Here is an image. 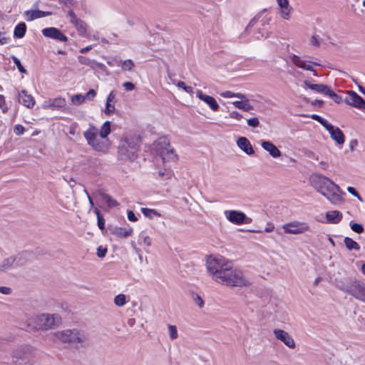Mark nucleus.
Here are the masks:
<instances>
[{"instance_id": "nucleus-1", "label": "nucleus", "mask_w": 365, "mask_h": 365, "mask_svg": "<svg viewBox=\"0 0 365 365\" xmlns=\"http://www.w3.org/2000/svg\"><path fill=\"white\" fill-rule=\"evenodd\" d=\"M206 269L212 279L217 283L231 287L250 284L243 273L232 267V262L222 256H210L207 259Z\"/></svg>"}, {"instance_id": "nucleus-2", "label": "nucleus", "mask_w": 365, "mask_h": 365, "mask_svg": "<svg viewBox=\"0 0 365 365\" xmlns=\"http://www.w3.org/2000/svg\"><path fill=\"white\" fill-rule=\"evenodd\" d=\"M312 187L323 195L330 203L338 205L344 201L345 193L338 185L329 178L318 173L313 174L309 178Z\"/></svg>"}, {"instance_id": "nucleus-3", "label": "nucleus", "mask_w": 365, "mask_h": 365, "mask_svg": "<svg viewBox=\"0 0 365 365\" xmlns=\"http://www.w3.org/2000/svg\"><path fill=\"white\" fill-rule=\"evenodd\" d=\"M111 132L110 122L106 121L98 129L92 123L83 133L88 145L96 152L107 153L110 148V141L108 135Z\"/></svg>"}, {"instance_id": "nucleus-4", "label": "nucleus", "mask_w": 365, "mask_h": 365, "mask_svg": "<svg viewBox=\"0 0 365 365\" xmlns=\"http://www.w3.org/2000/svg\"><path fill=\"white\" fill-rule=\"evenodd\" d=\"M52 340L55 342L69 344L76 349L84 347L88 344L87 334L77 329L55 331L52 334Z\"/></svg>"}, {"instance_id": "nucleus-5", "label": "nucleus", "mask_w": 365, "mask_h": 365, "mask_svg": "<svg viewBox=\"0 0 365 365\" xmlns=\"http://www.w3.org/2000/svg\"><path fill=\"white\" fill-rule=\"evenodd\" d=\"M139 137L133 134L124 135L119 143L118 158L122 160L135 159L139 150Z\"/></svg>"}, {"instance_id": "nucleus-6", "label": "nucleus", "mask_w": 365, "mask_h": 365, "mask_svg": "<svg viewBox=\"0 0 365 365\" xmlns=\"http://www.w3.org/2000/svg\"><path fill=\"white\" fill-rule=\"evenodd\" d=\"M31 320L36 324L34 329L48 330L57 327L61 323V318L56 314H42L36 315Z\"/></svg>"}, {"instance_id": "nucleus-7", "label": "nucleus", "mask_w": 365, "mask_h": 365, "mask_svg": "<svg viewBox=\"0 0 365 365\" xmlns=\"http://www.w3.org/2000/svg\"><path fill=\"white\" fill-rule=\"evenodd\" d=\"M154 146L158 154L161 156L163 161L175 160L177 159V155L166 138H160L155 143Z\"/></svg>"}, {"instance_id": "nucleus-8", "label": "nucleus", "mask_w": 365, "mask_h": 365, "mask_svg": "<svg viewBox=\"0 0 365 365\" xmlns=\"http://www.w3.org/2000/svg\"><path fill=\"white\" fill-rule=\"evenodd\" d=\"M282 227L285 234L294 235H302L310 230L309 223L298 220L287 222L284 224Z\"/></svg>"}, {"instance_id": "nucleus-9", "label": "nucleus", "mask_w": 365, "mask_h": 365, "mask_svg": "<svg viewBox=\"0 0 365 365\" xmlns=\"http://www.w3.org/2000/svg\"><path fill=\"white\" fill-rule=\"evenodd\" d=\"M341 289L356 299L365 303V283L357 280L351 281Z\"/></svg>"}, {"instance_id": "nucleus-10", "label": "nucleus", "mask_w": 365, "mask_h": 365, "mask_svg": "<svg viewBox=\"0 0 365 365\" xmlns=\"http://www.w3.org/2000/svg\"><path fill=\"white\" fill-rule=\"evenodd\" d=\"M224 215L227 220L235 225H239L251 222L250 218L247 217L244 212L239 210H225Z\"/></svg>"}, {"instance_id": "nucleus-11", "label": "nucleus", "mask_w": 365, "mask_h": 365, "mask_svg": "<svg viewBox=\"0 0 365 365\" xmlns=\"http://www.w3.org/2000/svg\"><path fill=\"white\" fill-rule=\"evenodd\" d=\"M344 102L352 107L365 110V101L355 91H347Z\"/></svg>"}, {"instance_id": "nucleus-12", "label": "nucleus", "mask_w": 365, "mask_h": 365, "mask_svg": "<svg viewBox=\"0 0 365 365\" xmlns=\"http://www.w3.org/2000/svg\"><path fill=\"white\" fill-rule=\"evenodd\" d=\"M68 16L70 17V22L74 25L78 34L82 36L88 37V34H87V24L82 19L78 18L73 11H69Z\"/></svg>"}, {"instance_id": "nucleus-13", "label": "nucleus", "mask_w": 365, "mask_h": 365, "mask_svg": "<svg viewBox=\"0 0 365 365\" xmlns=\"http://www.w3.org/2000/svg\"><path fill=\"white\" fill-rule=\"evenodd\" d=\"M273 333L275 338L282 341L287 347L289 349L295 348V341L288 332L280 329H275Z\"/></svg>"}, {"instance_id": "nucleus-14", "label": "nucleus", "mask_w": 365, "mask_h": 365, "mask_svg": "<svg viewBox=\"0 0 365 365\" xmlns=\"http://www.w3.org/2000/svg\"><path fill=\"white\" fill-rule=\"evenodd\" d=\"M44 36L52 39L58 40L61 42H66L68 38L58 29L55 27L45 28L42 30Z\"/></svg>"}, {"instance_id": "nucleus-15", "label": "nucleus", "mask_w": 365, "mask_h": 365, "mask_svg": "<svg viewBox=\"0 0 365 365\" xmlns=\"http://www.w3.org/2000/svg\"><path fill=\"white\" fill-rule=\"evenodd\" d=\"M197 97L203 101L208 107L214 112L217 111L219 109V105L217 101L212 96L205 94L201 90L196 91Z\"/></svg>"}, {"instance_id": "nucleus-16", "label": "nucleus", "mask_w": 365, "mask_h": 365, "mask_svg": "<svg viewBox=\"0 0 365 365\" xmlns=\"http://www.w3.org/2000/svg\"><path fill=\"white\" fill-rule=\"evenodd\" d=\"M327 130L329 131L331 138L339 145H342L344 143V135L342 131L338 128L334 127L331 124L327 125Z\"/></svg>"}, {"instance_id": "nucleus-17", "label": "nucleus", "mask_w": 365, "mask_h": 365, "mask_svg": "<svg viewBox=\"0 0 365 365\" xmlns=\"http://www.w3.org/2000/svg\"><path fill=\"white\" fill-rule=\"evenodd\" d=\"M277 3L279 7V15L285 20H289L292 8L289 4V0H277Z\"/></svg>"}, {"instance_id": "nucleus-18", "label": "nucleus", "mask_w": 365, "mask_h": 365, "mask_svg": "<svg viewBox=\"0 0 365 365\" xmlns=\"http://www.w3.org/2000/svg\"><path fill=\"white\" fill-rule=\"evenodd\" d=\"M302 83V87L304 89L309 88L318 93L326 95L327 92L329 91V87L324 84L312 83L309 80H304Z\"/></svg>"}, {"instance_id": "nucleus-19", "label": "nucleus", "mask_w": 365, "mask_h": 365, "mask_svg": "<svg viewBox=\"0 0 365 365\" xmlns=\"http://www.w3.org/2000/svg\"><path fill=\"white\" fill-rule=\"evenodd\" d=\"M260 145H261L262 148L264 150H265L267 152H268L269 154L272 158H277L280 157V155H281L280 150L272 142L266 141V140H261Z\"/></svg>"}, {"instance_id": "nucleus-20", "label": "nucleus", "mask_w": 365, "mask_h": 365, "mask_svg": "<svg viewBox=\"0 0 365 365\" xmlns=\"http://www.w3.org/2000/svg\"><path fill=\"white\" fill-rule=\"evenodd\" d=\"M51 11H42L40 10H29L24 12V16L26 21H31L36 19H40L46 16H51Z\"/></svg>"}, {"instance_id": "nucleus-21", "label": "nucleus", "mask_w": 365, "mask_h": 365, "mask_svg": "<svg viewBox=\"0 0 365 365\" xmlns=\"http://www.w3.org/2000/svg\"><path fill=\"white\" fill-rule=\"evenodd\" d=\"M19 101L24 106L29 108H33L35 105V100L34 97L31 95L28 94L25 90H22L19 93Z\"/></svg>"}, {"instance_id": "nucleus-22", "label": "nucleus", "mask_w": 365, "mask_h": 365, "mask_svg": "<svg viewBox=\"0 0 365 365\" xmlns=\"http://www.w3.org/2000/svg\"><path fill=\"white\" fill-rule=\"evenodd\" d=\"M14 257L16 266L20 267L31 261L34 258V255L31 252L23 251L14 255Z\"/></svg>"}, {"instance_id": "nucleus-23", "label": "nucleus", "mask_w": 365, "mask_h": 365, "mask_svg": "<svg viewBox=\"0 0 365 365\" xmlns=\"http://www.w3.org/2000/svg\"><path fill=\"white\" fill-rule=\"evenodd\" d=\"M325 215L327 222L330 224H338L343 218L342 213L339 210L327 211Z\"/></svg>"}, {"instance_id": "nucleus-24", "label": "nucleus", "mask_w": 365, "mask_h": 365, "mask_svg": "<svg viewBox=\"0 0 365 365\" xmlns=\"http://www.w3.org/2000/svg\"><path fill=\"white\" fill-rule=\"evenodd\" d=\"M237 146L247 155H252L255 151L250 142L245 137H240L237 141Z\"/></svg>"}, {"instance_id": "nucleus-25", "label": "nucleus", "mask_w": 365, "mask_h": 365, "mask_svg": "<svg viewBox=\"0 0 365 365\" xmlns=\"http://www.w3.org/2000/svg\"><path fill=\"white\" fill-rule=\"evenodd\" d=\"M16 259L14 255L4 258L0 262V272H5L16 267Z\"/></svg>"}, {"instance_id": "nucleus-26", "label": "nucleus", "mask_w": 365, "mask_h": 365, "mask_svg": "<svg viewBox=\"0 0 365 365\" xmlns=\"http://www.w3.org/2000/svg\"><path fill=\"white\" fill-rule=\"evenodd\" d=\"M78 60L81 64L88 66L91 68H101L102 66H103L102 63H98L93 59H91L83 56H79L78 57Z\"/></svg>"}, {"instance_id": "nucleus-27", "label": "nucleus", "mask_w": 365, "mask_h": 365, "mask_svg": "<svg viewBox=\"0 0 365 365\" xmlns=\"http://www.w3.org/2000/svg\"><path fill=\"white\" fill-rule=\"evenodd\" d=\"M232 103L235 108L244 111H250L253 109V106L250 104L247 98L245 99H240V101H233Z\"/></svg>"}, {"instance_id": "nucleus-28", "label": "nucleus", "mask_w": 365, "mask_h": 365, "mask_svg": "<svg viewBox=\"0 0 365 365\" xmlns=\"http://www.w3.org/2000/svg\"><path fill=\"white\" fill-rule=\"evenodd\" d=\"M344 243L349 251H359L360 250V245L358 244V242L354 241L351 237H345L344 239Z\"/></svg>"}, {"instance_id": "nucleus-29", "label": "nucleus", "mask_w": 365, "mask_h": 365, "mask_svg": "<svg viewBox=\"0 0 365 365\" xmlns=\"http://www.w3.org/2000/svg\"><path fill=\"white\" fill-rule=\"evenodd\" d=\"M26 31V24L24 22H21L16 26L14 31V35L15 37L21 38L24 36Z\"/></svg>"}, {"instance_id": "nucleus-30", "label": "nucleus", "mask_w": 365, "mask_h": 365, "mask_svg": "<svg viewBox=\"0 0 365 365\" xmlns=\"http://www.w3.org/2000/svg\"><path fill=\"white\" fill-rule=\"evenodd\" d=\"M100 195L102 197V200L108 205V207H116L118 205V202L109 195L105 192H101Z\"/></svg>"}, {"instance_id": "nucleus-31", "label": "nucleus", "mask_w": 365, "mask_h": 365, "mask_svg": "<svg viewBox=\"0 0 365 365\" xmlns=\"http://www.w3.org/2000/svg\"><path fill=\"white\" fill-rule=\"evenodd\" d=\"M142 213L149 219H153L154 217H159L161 215L154 209H150L147 207H143L141 209Z\"/></svg>"}, {"instance_id": "nucleus-32", "label": "nucleus", "mask_w": 365, "mask_h": 365, "mask_svg": "<svg viewBox=\"0 0 365 365\" xmlns=\"http://www.w3.org/2000/svg\"><path fill=\"white\" fill-rule=\"evenodd\" d=\"M220 96H222L223 98H237L239 99H245L246 98V96L245 94L241 93H234L230 91H226L222 92L220 93Z\"/></svg>"}, {"instance_id": "nucleus-33", "label": "nucleus", "mask_w": 365, "mask_h": 365, "mask_svg": "<svg viewBox=\"0 0 365 365\" xmlns=\"http://www.w3.org/2000/svg\"><path fill=\"white\" fill-rule=\"evenodd\" d=\"M53 109H65L66 107V101L64 98L57 97L53 98Z\"/></svg>"}, {"instance_id": "nucleus-34", "label": "nucleus", "mask_w": 365, "mask_h": 365, "mask_svg": "<svg viewBox=\"0 0 365 365\" xmlns=\"http://www.w3.org/2000/svg\"><path fill=\"white\" fill-rule=\"evenodd\" d=\"M117 65L120 66L123 71H132V69L135 66L133 61L130 59L119 61L117 63Z\"/></svg>"}, {"instance_id": "nucleus-35", "label": "nucleus", "mask_w": 365, "mask_h": 365, "mask_svg": "<svg viewBox=\"0 0 365 365\" xmlns=\"http://www.w3.org/2000/svg\"><path fill=\"white\" fill-rule=\"evenodd\" d=\"M290 60L293 64L302 69H304V66L307 61L297 55H292L290 56Z\"/></svg>"}, {"instance_id": "nucleus-36", "label": "nucleus", "mask_w": 365, "mask_h": 365, "mask_svg": "<svg viewBox=\"0 0 365 365\" xmlns=\"http://www.w3.org/2000/svg\"><path fill=\"white\" fill-rule=\"evenodd\" d=\"M114 303L118 307H123L127 303V297L123 294H119L114 298Z\"/></svg>"}, {"instance_id": "nucleus-37", "label": "nucleus", "mask_w": 365, "mask_h": 365, "mask_svg": "<svg viewBox=\"0 0 365 365\" xmlns=\"http://www.w3.org/2000/svg\"><path fill=\"white\" fill-rule=\"evenodd\" d=\"M349 226L351 230L357 234H361L364 231V228L361 224L356 223L353 220L349 222Z\"/></svg>"}, {"instance_id": "nucleus-38", "label": "nucleus", "mask_w": 365, "mask_h": 365, "mask_svg": "<svg viewBox=\"0 0 365 365\" xmlns=\"http://www.w3.org/2000/svg\"><path fill=\"white\" fill-rule=\"evenodd\" d=\"M168 334L171 340L176 339L178 337V329L175 325L169 324L168 326Z\"/></svg>"}, {"instance_id": "nucleus-39", "label": "nucleus", "mask_w": 365, "mask_h": 365, "mask_svg": "<svg viewBox=\"0 0 365 365\" xmlns=\"http://www.w3.org/2000/svg\"><path fill=\"white\" fill-rule=\"evenodd\" d=\"M85 100H86V96H84L82 94L74 95L71 98V103L73 104L77 105V106L82 104Z\"/></svg>"}, {"instance_id": "nucleus-40", "label": "nucleus", "mask_w": 365, "mask_h": 365, "mask_svg": "<svg viewBox=\"0 0 365 365\" xmlns=\"http://www.w3.org/2000/svg\"><path fill=\"white\" fill-rule=\"evenodd\" d=\"M115 111V103L106 102L104 113L107 115H110L114 113Z\"/></svg>"}, {"instance_id": "nucleus-41", "label": "nucleus", "mask_w": 365, "mask_h": 365, "mask_svg": "<svg viewBox=\"0 0 365 365\" xmlns=\"http://www.w3.org/2000/svg\"><path fill=\"white\" fill-rule=\"evenodd\" d=\"M94 212L97 215L98 226L101 230H103L105 227V220L103 216L100 214L99 210L97 208L94 209Z\"/></svg>"}, {"instance_id": "nucleus-42", "label": "nucleus", "mask_w": 365, "mask_h": 365, "mask_svg": "<svg viewBox=\"0 0 365 365\" xmlns=\"http://www.w3.org/2000/svg\"><path fill=\"white\" fill-rule=\"evenodd\" d=\"M313 65H319V64L312 62V61H307L305 63V65L304 66V70L312 71L314 76H318V73H317V71L313 68Z\"/></svg>"}, {"instance_id": "nucleus-43", "label": "nucleus", "mask_w": 365, "mask_h": 365, "mask_svg": "<svg viewBox=\"0 0 365 365\" xmlns=\"http://www.w3.org/2000/svg\"><path fill=\"white\" fill-rule=\"evenodd\" d=\"M176 86L178 88L183 89L186 93H187L189 94L193 93L192 88L191 86H186L185 83L183 81H178L176 83Z\"/></svg>"}, {"instance_id": "nucleus-44", "label": "nucleus", "mask_w": 365, "mask_h": 365, "mask_svg": "<svg viewBox=\"0 0 365 365\" xmlns=\"http://www.w3.org/2000/svg\"><path fill=\"white\" fill-rule=\"evenodd\" d=\"M325 96H329L334 102L339 103L341 101V98L335 93L333 91L329 88V91L327 92Z\"/></svg>"}, {"instance_id": "nucleus-45", "label": "nucleus", "mask_w": 365, "mask_h": 365, "mask_svg": "<svg viewBox=\"0 0 365 365\" xmlns=\"http://www.w3.org/2000/svg\"><path fill=\"white\" fill-rule=\"evenodd\" d=\"M11 58H12V60H13V61H14V64L17 66L18 70H19L21 73H26V69L22 66V65H21V63L20 60H19L17 57H16V56H13L11 57Z\"/></svg>"}, {"instance_id": "nucleus-46", "label": "nucleus", "mask_w": 365, "mask_h": 365, "mask_svg": "<svg viewBox=\"0 0 365 365\" xmlns=\"http://www.w3.org/2000/svg\"><path fill=\"white\" fill-rule=\"evenodd\" d=\"M116 233L119 236L125 237L130 236L131 235L132 230L131 229L123 230V229L120 228L116 230Z\"/></svg>"}, {"instance_id": "nucleus-47", "label": "nucleus", "mask_w": 365, "mask_h": 365, "mask_svg": "<svg viewBox=\"0 0 365 365\" xmlns=\"http://www.w3.org/2000/svg\"><path fill=\"white\" fill-rule=\"evenodd\" d=\"M311 118L320 123L324 128H326L327 125L329 124L327 120L323 119L322 118H321L319 115H318L317 114L312 115Z\"/></svg>"}, {"instance_id": "nucleus-48", "label": "nucleus", "mask_w": 365, "mask_h": 365, "mask_svg": "<svg viewBox=\"0 0 365 365\" xmlns=\"http://www.w3.org/2000/svg\"><path fill=\"white\" fill-rule=\"evenodd\" d=\"M247 125L252 128H257L259 125V120L257 118H252L247 120Z\"/></svg>"}, {"instance_id": "nucleus-49", "label": "nucleus", "mask_w": 365, "mask_h": 365, "mask_svg": "<svg viewBox=\"0 0 365 365\" xmlns=\"http://www.w3.org/2000/svg\"><path fill=\"white\" fill-rule=\"evenodd\" d=\"M107 253V248L103 246H99L97 248V256L100 258L104 257Z\"/></svg>"}, {"instance_id": "nucleus-50", "label": "nucleus", "mask_w": 365, "mask_h": 365, "mask_svg": "<svg viewBox=\"0 0 365 365\" xmlns=\"http://www.w3.org/2000/svg\"><path fill=\"white\" fill-rule=\"evenodd\" d=\"M193 301L198 305L200 308H202L204 307V301L199 295L195 294L193 297Z\"/></svg>"}, {"instance_id": "nucleus-51", "label": "nucleus", "mask_w": 365, "mask_h": 365, "mask_svg": "<svg viewBox=\"0 0 365 365\" xmlns=\"http://www.w3.org/2000/svg\"><path fill=\"white\" fill-rule=\"evenodd\" d=\"M42 108L45 109L51 108L53 109V98H49L48 100H46L42 103Z\"/></svg>"}, {"instance_id": "nucleus-52", "label": "nucleus", "mask_w": 365, "mask_h": 365, "mask_svg": "<svg viewBox=\"0 0 365 365\" xmlns=\"http://www.w3.org/2000/svg\"><path fill=\"white\" fill-rule=\"evenodd\" d=\"M24 130V128L21 125H16L14 128V132L17 135H22Z\"/></svg>"}, {"instance_id": "nucleus-53", "label": "nucleus", "mask_w": 365, "mask_h": 365, "mask_svg": "<svg viewBox=\"0 0 365 365\" xmlns=\"http://www.w3.org/2000/svg\"><path fill=\"white\" fill-rule=\"evenodd\" d=\"M0 108L2 109L4 113H6L8 110V108L6 106L5 98L3 95H0Z\"/></svg>"}, {"instance_id": "nucleus-54", "label": "nucleus", "mask_w": 365, "mask_h": 365, "mask_svg": "<svg viewBox=\"0 0 365 365\" xmlns=\"http://www.w3.org/2000/svg\"><path fill=\"white\" fill-rule=\"evenodd\" d=\"M230 118L240 120L242 118V115L237 111H231L229 114Z\"/></svg>"}, {"instance_id": "nucleus-55", "label": "nucleus", "mask_w": 365, "mask_h": 365, "mask_svg": "<svg viewBox=\"0 0 365 365\" xmlns=\"http://www.w3.org/2000/svg\"><path fill=\"white\" fill-rule=\"evenodd\" d=\"M347 191L354 197H356L360 201H362L361 196L353 187H348Z\"/></svg>"}, {"instance_id": "nucleus-56", "label": "nucleus", "mask_w": 365, "mask_h": 365, "mask_svg": "<svg viewBox=\"0 0 365 365\" xmlns=\"http://www.w3.org/2000/svg\"><path fill=\"white\" fill-rule=\"evenodd\" d=\"M12 292V289L9 287H5V286H0V293L3 294H6V295H8V294H10Z\"/></svg>"}, {"instance_id": "nucleus-57", "label": "nucleus", "mask_w": 365, "mask_h": 365, "mask_svg": "<svg viewBox=\"0 0 365 365\" xmlns=\"http://www.w3.org/2000/svg\"><path fill=\"white\" fill-rule=\"evenodd\" d=\"M115 93L112 91L107 97L106 102L115 103Z\"/></svg>"}, {"instance_id": "nucleus-58", "label": "nucleus", "mask_w": 365, "mask_h": 365, "mask_svg": "<svg viewBox=\"0 0 365 365\" xmlns=\"http://www.w3.org/2000/svg\"><path fill=\"white\" fill-rule=\"evenodd\" d=\"M96 96V92L93 89H91L88 91V93L84 96H86V99L91 100Z\"/></svg>"}, {"instance_id": "nucleus-59", "label": "nucleus", "mask_w": 365, "mask_h": 365, "mask_svg": "<svg viewBox=\"0 0 365 365\" xmlns=\"http://www.w3.org/2000/svg\"><path fill=\"white\" fill-rule=\"evenodd\" d=\"M123 86L127 91H133L135 88V85L131 82H125L123 83Z\"/></svg>"}, {"instance_id": "nucleus-60", "label": "nucleus", "mask_w": 365, "mask_h": 365, "mask_svg": "<svg viewBox=\"0 0 365 365\" xmlns=\"http://www.w3.org/2000/svg\"><path fill=\"white\" fill-rule=\"evenodd\" d=\"M9 38L6 37L3 33L0 32V45H4L9 43Z\"/></svg>"}, {"instance_id": "nucleus-61", "label": "nucleus", "mask_w": 365, "mask_h": 365, "mask_svg": "<svg viewBox=\"0 0 365 365\" xmlns=\"http://www.w3.org/2000/svg\"><path fill=\"white\" fill-rule=\"evenodd\" d=\"M275 227L272 223H267V226L264 227V232L269 233L274 230Z\"/></svg>"}, {"instance_id": "nucleus-62", "label": "nucleus", "mask_w": 365, "mask_h": 365, "mask_svg": "<svg viewBox=\"0 0 365 365\" xmlns=\"http://www.w3.org/2000/svg\"><path fill=\"white\" fill-rule=\"evenodd\" d=\"M128 219L131 222H135L138 220L137 217H135L134 212L131 210H129L128 212Z\"/></svg>"}, {"instance_id": "nucleus-63", "label": "nucleus", "mask_w": 365, "mask_h": 365, "mask_svg": "<svg viewBox=\"0 0 365 365\" xmlns=\"http://www.w3.org/2000/svg\"><path fill=\"white\" fill-rule=\"evenodd\" d=\"M310 41H311V44L314 46L317 47L319 46V41L316 36H312Z\"/></svg>"}, {"instance_id": "nucleus-64", "label": "nucleus", "mask_w": 365, "mask_h": 365, "mask_svg": "<svg viewBox=\"0 0 365 365\" xmlns=\"http://www.w3.org/2000/svg\"><path fill=\"white\" fill-rule=\"evenodd\" d=\"M143 244L146 245L147 247H150L152 244V240L148 236H144L143 237Z\"/></svg>"}]
</instances>
